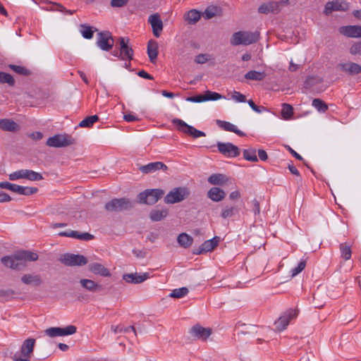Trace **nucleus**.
Returning a JSON list of instances; mask_svg holds the SVG:
<instances>
[{"instance_id":"f257e3e1","label":"nucleus","mask_w":361,"mask_h":361,"mask_svg":"<svg viewBox=\"0 0 361 361\" xmlns=\"http://www.w3.org/2000/svg\"><path fill=\"white\" fill-rule=\"evenodd\" d=\"M259 39V32L238 31L233 34L231 38V44L233 46L240 44L249 45L255 43Z\"/></svg>"},{"instance_id":"f03ea898","label":"nucleus","mask_w":361,"mask_h":361,"mask_svg":"<svg viewBox=\"0 0 361 361\" xmlns=\"http://www.w3.org/2000/svg\"><path fill=\"white\" fill-rule=\"evenodd\" d=\"M133 206L134 203L127 198H114L106 202L104 208L109 212H121L130 209Z\"/></svg>"},{"instance_id":"7ed1b4c3","label":"nucleus","mask_w":361,"mask_h":361,"mask_svg":"<svg viewBox=\"0 0 361 361\" xmlns=\"http://www.w3.org/2000/svg\"><path fill=\"white\" fill-rule=\"evenodd\" d=\"M75 143V140L67 134H57L50 137L46 145L51 147H65Z\"/></svg>"},{"instance_id":"20e7f679","label":"nucleus","mask_w":361,"mask_h":361,"mask_svg":"<svg viewBox=\"0 0 361 361\" xmlns=\"http://www.w3.org/2000/svg\"><path fill=\"white\" fill-rule=\"evenodd\" d=\"M190 195L189 190L185 187H178L172 189L164 197L166 204L178 203Z\"/></svg>"},{"instance_id":"39448f33","label":"nucleus","mask_w":361,"mask_h":361,"mask_svg":"<svg viewBox=\"0 0 361 361\" xmlns=\"http://www.w3.org/2000/svg\"><path fill=\"white\" fill-rule=\"evenodd\" d=\"M164 194L161 189H147L138 195L139 202L146 204H155Z\"/></svg>"},{"instance_id":"423d86ee","label":"nucleus","mask_w":361,"mask_h":361,"mask_svg":"<svg viewBox=\"0 0 361 361\" xmlns=\"http://www.w3.org/2000/svg\"><path fill=\"white\" fill-rule=\"evenodd\" d=\"M298 314V309H288L275 322V329L278 331L284 330L292 319H295Z\"/></svg>"},{"instance_id":"0eeeda50","label":"nucleus","mask_w":361,"mask_h":361,"mask_svg":"<svg viewBox=\"0 0 361 361\" xmlns=\"http://www.w3.org/2000/svg\"><path fill=\"white\" fill-rule=\"evenodd\" d=\"M59 261L68 267H81L87 264L88 262L84 255L71 253L62 255L59 258Z\"/></svg>"},{"instance_id":"6e6552de","label":"nucleus","mask_w":361,"mask_h":361,"mask_svg":"<svg viewBox=\"0 0 361 361\" xmlns=\"http://www.w3.org/2000/svg\"><path fill=\"white\" fill-rule=\"evenodd\" d=\"M172 123L176 126L179 131L185 133L193 138L206 136V134L204 132L195 128L193 126H189L181 119L174 118L172 120Z\"/></svg>"},{"instance_id":"1a4fd4ad","label":"nucleus","mask_w":361,"mask_h":361,"mask_svg":"<svg viewBox=\"0 0 361 361\" xmlns=\"http://www.w3.org/2000/svg\"><path fill=\"white\" fill-rule=\"evenodd\" d=\"M0 188L26 196L35 194L38 191L35 187L21 186L9 182H0Z\"/></svg>"},{"instance_id":"9d476101","label":"nucleus","mask_w":361,"mask_h":361,"mask_svg":"<svg viewBox=\"0 0 361 361\" xmlns=\"http://www.w3.org/2000/svg\"><path fill=\"white\" fill-rule=\"evenodd\" d=\"M96 44L102 50L109 51L114 47V39L110 32L101 31L97 33Z\"/></svg>"},{"instance_id":"9b49d317","label":"nucleus","mask_w":361,"mask_h":361,"mask_svg":"<svg viewBox=\"0 0 361 361\" xmlns=\"http://www.w3.org/2000/svg\"><path fill=\"white\" fill-rule=\"evenodd\" d=\"M24 178L31 181H37L43 179L41 173L29 169H21L9 174L11 180Z\"/></svg>"},{"instance_id":"f8f14e48","label":"nucleus","mask_w":361,"mask_h":361,"mask_svg":"<svg viewBox=\"0 0 361 361\" xmlns=\"http://www.w3.org/2000/svg\"><path fill=\"white\" fill-rule=\"evenodd\" d=\"M118 42L120 45L119 58L121 60H132L133 56V50L132 47L129 46V38L121 37L118 38Z\"/></svg>"},{"instance_id":"ddd939ff","label":"nucleus","mask_w":361,"mask_h":361,"mask_svg":"<svg viewBox=\"0 0 361 361\" xmlns=\"http://www.w3.org/2000/svg\"><path fill=\"white\" fill-rule=\"evenodd\" d=\"M77 331L75 326L69 325L65 328L51 327L45 330V334L49 337L63 336L74 334Z\"/></svg>"},{"instance_id":"4468645a","label":"nucleus","mask_w":361,"mask_h":361,"mask_svg":"<svg viewBox=\"0 0 361 361\" xmlns=\"http://www.w3.org/2000/svg\"><path fill=\"white\" fill-rule=\"evenodd\" d=\"M1 263L6 267L15 270H21L26 267V264L20 262L17 257V252L11 256H5L1 259Z\"/></svg>"},{"instance_id":"2eb2a0df","label":"nucleus","mask_w":361,"mask_h":361,"mask_svg":"<svg viewBox=\"0 0 361 361\" xmlns=\"http://www.w3.org/2000/svg\"><path fill=\"white\" fill-rule=\"evenodd\" d=\"M217 147L220 153L228 157H236L240 155V149L231 142H218Z\"/></svg>"},{"instance_id":"dca6fc26","label":"nucleus","mask_w":361,"mask_h":361,"mask_svg":"<svg viewBox=\"0 0 361 361\" xmlns=\"http://www.w3.org/2000/svg\"><path fill=\"white\" fill-rule=\"evenodd\" d=\"M210 328H204L200 324L194 325L190 330V334L196 339L206 341L212 334Z\"/></svg>"},{"instance_id":"f3484780","label":"nucleus","mask_w":361,"mask_h":361,"mask_svg":"<svg viewBox=\"0 0 361 361\" xmlns=\"http://www.w3.org/2000/svg\"><path fill=\"white\" fill-rule=\"evenodd\" d=\"M219 237L215 236L211 240L204 241L198 248L193 249V255H202L207 252H211L218 245Z\"/></svg>"},{"instance_id":"a211bd4d","label":"nucleus","mask_w":361,"mask_h":361,"mask_svg":"<svg viewBox=\"0 0 361 361\" xmlns=\"http://www.w3.org/2000/svg\"><path fill=\"white\" fill-rule=\"evenodd\" d=\"M348 4L345 1L336 0L326 3L324 13L326 15H329L333 11H345L348 9Z\"/></svg>"},{"instance_id":"6ab92c4d","label":"nucleus","mask_w":361,"mask_h":361,"mask_svg":"<svg viewBox=\"0 0 361 361\" xmlns=\"http://www.w3.org/2000/svg\"><path fill=\"white\" fill-rule=\"evenodd\" d=\"M339 32L348 37L360 38L361 25H346L339 28Z\"/></svg>"},{"instance_id":"aec40b11","label":"nucleus","mask_w":361,"mask_h":361,"mask_svg":"<svg viewBox=\"0 0 361 361\" xmlns=\"http://www.w3.org/2000/svg\"><path fill=\"white\" fill-rule=\"evenodd\" d=\"M148 22L150 23L154 35L159 37L163 30V22L158 13L149 16Z\"/></svg>"},{"instance_id":"412c9836","label":"nucleus","mask_w":361,"mask_h":361,"mask_svg":"<svg viewBox=\"0 0 361 361\" xmlns=\"http://www.w3.org/2000/svg\"><path fill=\"white\" fill-rule=\"evenodd\" d=\"M88 270L95 275L103 277H109L111 276L110 271L102 264L98 262L89 264Z\"/></svg>"},{"instance_id":"4be33fe9","label":"nucleus","mask_w":361,"mask_h":361,"mask_svg":"<svg viewBox=\"0 0 361 361\" xmlns=\"http://www.w3.org/2000/svg\"><path fill=\"white\" fill-rule=\"evenodd\" d=\"M149 278V273H143L142 274H125L123 275V279L127 283L138 284Z\"/></svg>"},{"instance_id":"5701e85b","label":"nucleus","mask_w":361,"mask_h":361,"mask_svg":"<svg viewBox=\"0 0 361 361\" xmlns=\"http://www.w3.org/2000/svg\"><path fill=\"white\" fill-rule=\"evenodd\" d=\"M35 345V339L30 338L25 340L20 348V355L30 358L33 353Z\"/></svg>"},{"instance_id":"b1692460","label":"nucleus","mask_w":361,"mask_h":361,"mask_svg":"<svg viewBox=\"0 0 361 361\" xmlns=\"http://www.w3.org/2000/svg\"><path fill=\"white\" fill-rule=\"evenodd\" d=\"M338 67L341 71H344L349 75H357L361 73V66L353 62L339 63Z\"/></svg>"},{"instance_id":"393cba45","label":"nucleus","mask_w":361,"mask_h":361,"mask_svg":"<svg viewBox=\"0 0 361 361\" xmlns=\"http://www.w3.org/2000/svg\"><path fill=\"white\" fill-rule=\"evenodd\" d=\"M160 169L163 171H166L168 169V166L163 162L157 161L149 163L147 165L142 166L140 167V170L144 173H149L150 172L156 171Z\"/></svg>"},{"instance_id":"a878e982","label":"nucleus","mask_w":361,"mask_h":361,"mask_svg":"<svg viewBox=\"0 0 361 361\" xmlns=\"http://www.w3.org/2000/svg\"><path fill=\"white\" fill-rule=\"evenodd\" d=\"M79 283L84 289L90 292L94 293L102 290V286L100 284L91 279H82L80 280Z\"/></svg>"},{"instance_id":"bb28decb","label":"nucleus","mask_w":361,"mask_h":361,"mask_svg":"<svg viewBox=\"0 0 361 361\" xmlns=\"http://www.w3.org/2000/svg\"><path fill=\"white\" fill-rule=\"evenodd\" d=\"M61 236L71 237L82 240L88 241L94 238V235L89 233H80L78 231H65L59 233Z\"/></svg>"},{"instance_id":"cd10ccee","label":"nucleus","mask_w":361,"mask_h":361,"mask_svg":"<svg viewBox=\"0 0 361 361\" xmlns=\"http://www.w3.org/2000/svg\"><path fill=\"white\" fill-rule=\"evenodd\" d=\"M17 257L20 262H35L38 259V255L30 250H19L17 252Z\"/></svg>"},{"instance_id":"c85d7f7f","label":"nucleus","mask_w":361,"mask_h":361,"mask_svg":"<svg viewBox=\"0 0 361 361\" xmlns=\"http://www.w3.org/2000/svg\"><path fill=\"white\" fill-rule=\"evenodd\" d=\"M21 281L26 285L39 286L42 283V280L39 274H24L21 277Z\"/></svg>"},{"instance_id":"c756f323","label":"nucleus","mask_w":361,"mask_h":361,"mask_svg":"<svg viewBox=\"0 0 361 361\" xmlns=\"http://www.w3.org/2000/svg\"><path fill=\"white\" fill-rule=\"evenodd\" d=\"M158 43L151 39L147 43V54L151 63H154L157 58L159 53Z\"/></svg>"},{"instance_id":"7c9ffc66","label":"nucleus","mask_w":361,"mask_h":361,"mask_svg":"<svg viewBox=\"0 0 361 361\" xmlns=\"http://www.w3.org/2000/svg\"><path fill=\"white\" fill-rule=\"evenodd\" d=\"M207 196L214 202H220L225 198L226 192L219 188L214 187L208 191Z\"/></svg>"},{"instance_id":"2f4dec72","label":"nucleus","mask_w":361,"mask_h":361,"mask_svg":"<svg viewBox=\"0 0 361 361\" xmlns=\"http://www.w3.org/2000/svg\"><path fill=\"white\" fill-rule=\"evenodd\" d=\"M239 209L237 206L234 205H223L221 207L220 216L226 219L231 218L238 213Z\"/></svg>"},{"instance_id":"473e14b6","label":"nucleus","mask_w":361,"mask_h":361,"mask_svg":"<svg viewBox=\"0 0 361 361\" xmlns=\"http://www.w3.org/2000/svg\"><path fill=\"white\" fill-rule=\"evenodd\" d=\"M0 129L9 132H16L20 129V127L13 121L7 118H3L0 119Z\"/></svg>"},{"instance_id":"72a5a7b5","label":"nucleus","mask_w":361,"mask_h":361,"mask_svg":"<svg viewBox=\"0 0 361 361\" xmlns=\"http://www.w3.org/2000/svg\"><path fill=\"white\" fill-rule=\"evenodd\" d=\"M279 3L276 1H270L267 4H262L258 11L260 13L267 14L269 13H274L279 11Z\"/></svg>"},{"instance_id":"f704fd0d","label":"nucleus","mask_w":361,"mask_h":361,"mask_svg":"<svg viewBox=\"0 0 361 361\" xmlns=\"http://www.w3.org/2000/svg\"><path fill=\"white\" fill-rule=\"evenodd\" d=\"M217 124L220 128H223L224 130H225L226 131L235 133V134H237L239 136H245V134L243 131L238 130L235 125L232 124L230 122L218 120Z\"/></svg>"},{"instance_id":"c9c22d12","label":"nucleus","mask_w":361,"mask_h":361,"mask_svg":"<svg viewBox=\"0 0 361 361\" xmlns=\"http://www.w3.org/2000/svg\"><path fill=\"white\" fill-rule=\"evenodd\" d=\"M168 209H152L149 214V218L152 221H159L167 216Z\"/></svg>"},{"instance_id":"e433bc0d","label":"nucleus","mask_w":361,"mask_h":361,"mask_svg":"<svg viewBox=\"0 0 361 361\" xmlns=\"http://www.w3.org/2000/svg\"><path fill=\"white\" fill-rule=\"evenodd\" d=\"M228 180V178L224 174L214 173L211 175L208 178V182L213 185H222Z\"/></svg>"},{"instance_id":"4c0bfd02","label":"nucleus","mask_w":361,"mask_h":361,"mask_svg":"<svg viewBox=\"0 0 361 361\" xmlns=\"http://www.w3.org/2000/svg\"><path fill=\"white\" fill-rule=\"evenodd\" d=\"M177 241L181 247L188 248L192 245L193 243V238L188 234L182 233L178 236Z\"/></svg>"},{"instance_id":"58836bf2","label":"nucleus","mask_w":361,"mask_h":361,"mask_svg":"<svg viewBox=\"0 0 361 361\" xmlns=\"http://www.w3.org/2000/svg\"><path fill=\"white\" fill-rule=\"evenodd\" d=\"M267 76L264 72H259L257 71H250L245 75V78L250 80L262 81Z\"/></svg>"},{"instance_id":"ea45409f","label":"nucleus","mask_w":361,"mask_h":361,"mask_svg":"<svg viewBox=\"0 0 361 361\" xmlns=\"http://www.w3.org/2000/svg\"><path fill=\"white\" fill-rule=\"evenodd\" d=\"M80 30L82 37L87 39H92L93 37L94 32L98 31L97 28L91 27L86 24H81L80 25Z\"/></svg>"},{"instance_id":"a19ab883","label":"nucleus","mask_w":361,"mask_h":361,"mask_svg":"<svg viewBox=\"0 0 361 361\" xmlns=\"http://www.w3.org/2000/svg\"><path fill=\"white\" fill-rule=\"evenodd\" d=\"M201 17V14L197 10L192 9L189 11L185 16V20L189 24H195Z\"/></svg>"},{"instance_id":"79ce46f5","label":"nucleus","mask_w":361,"mask_h":361,"mask_svg":"<svg viewBox=\"0 0 361 361\" xmlns=\"http://www.w3.org/2000/svg\"><path fill=\"white\" fill-rule=\"evenodd\" d=\"M243 158L249 161L257 162L258 161V158L256 155V149L255 148L250 147L248 149H245L243 152Z\"/></svg>"},{"instance_id":"37998d69","label":"nucleus","mask_w":361,"mask_h":361,"mask_svg":"<svg viewBox=\"0 0 361 361\" xmlns=\"http://www.w3.org/2000/svg\"><path fill=\"white\" fill-rule=\"evenodd\" d=\"M341 256L345 260H348L351 257L352 251L351 247L347 243H341L340 245Z\"/></svg>"},{"instance_id":"c03bdc74","label":"nucleus","mask_w":361,"mask_h":361,"mask_svg":"<svg viewBox=\"0 0 361 361\" xmlns=\"http://www.w3.org/2000/svg\"><path fill=\"white\" fill-rule=\"evenodd\" d=\"M98 120L99 117L97 115L87 116L79 123V126L82 128H90Z\"/></svg>"},{"instance_id":"a18cd8bd","label":"nucleus","mask_w":361,"mask_h":361,"mask_svg":"<svg viewBox=\"0 0 361 361\" xmlns=\"http://www.w3.org/2000/svg\"><path fill=\"white\" fill-rule=\"evenodd\" d=\"M293 114V108L290 104L283 103L282 104L281 116L284 119H289Z\"/></svg>"},{"instance_id":"49530a36","label":"nucleus","mask_w":361,"mask_h":361,"mask_svg":"<svg viewBox=\"0 0 361 361\" xmlns=\"http://www.w3.org/2000/svg\"><path fill=\"white\" fill-rule=\"evenodd\" d=\"M0 83H7L9 86H14L15 80L9 73L0 72Z\"/></svg>"},{"instance_id":"de8ad7c7","label":"nucleus","mask_w":361,"mask_h":361,"mask_svg":"<svg viewBox=\"0 0 361 361\" xmlns=\"http://www.w3.org/2000/svg\"><path fill=\"white\" fill-rule=\"evenodd\" d=\"M312 106L320 112H325L328 110L327 104L320 99H314Z\"/></svg>"},{"instance_id":"09e8293b","label":"nucleus","mask_w":361,"mask_h":361,"mask_svg":"<svg viewBox=\"0 0 361 361\" xmlns=\"http://www.w3.org/2000/svg\"><path fill=\"white\" fill-rule=\"evenodd\" d=\"M188 293V289L185 287L176 288L170 293V297L174 298H181Z\"/></svg>"},{"instance_id":"8fccbe9b","label":"nucleus","mask_w":361,"mask_h":361,"mask_svg":"<svg viewBox=\"0 0 361 361\" xmlns=\"http://www.w3.org/2000/svg\"><path fill=\"white\" fill-rule=\"evenodd\" d=\"M9 68L13 71L15 73L21 75H30V71L27 70L26 68L17 65H9Z\"/></svg>"},{"instance_id":"3c124183","label":"nucleus","mask_w":361,"mask_h":361,"mask_svg":"<svg viewBox=\"0 0 361 361\" xmlns=\"http://www.w3.org/2000/svg\"><path fill=\"white\" fill-rule=\"evenodd\" d=\"M204 97L205 99V102L209 101V100L216 101V100L223 98V96L221 94H220L217 92H214L209 91V90H207L204 92Z\"/></svg>"},{"instance_id":"603ef678","label":"nucleus","mask_w":361,"mask_h":361,"mask_svg":"<svg viewBox=\"0 0 361 361\" xmlns=\"http://www.w3.org/2000/svg\"><path fill=\"white\" fill-rule=\"evenodd\" d=\"M349 52L352 55H361V41L353 43L349 49Z\"/></svg>"},{"instance_id":"864d4df0","label":"nucleus","mask_w":361,"mask_h":361,"mask_svg":"<svg viewBox=\"0 0 361 361\" xmlns=\"http://www.w3.org/2000/svg\"><path fill=\"white\" fill-rule=\"evenodd\" d=\"M306 267V261L302 260L298 265L291 270L292 276H295L305 269Z\"/></svg>"},{"instance_id":"5fc2aeb1","label":"nucleus","mask_w":361,"mask_h":361,"mask_svg":"<svg viewBox=\"0 0 361 361\" xmlns=\"http://www.w3.org/2000/svg\"><path fill=\"white\" fill-rule=\"evenodd\" d=\"M231 98L238 102H245L246 97L244 94H241L239 92L234 91Z\"/></svg>"},{"instance_id":"6e6d98bb","label":"nucleus","mask_w":361,"mask_h":361,"mask_svg":"<svg viewBox=\"0 0 361 361\" xmlns=\"http://www.w3.org/2000/svg\"><path fill=\"white\" fill-rule=\"evenodd\" d=\"M129 0H111V6L114 8L123 7L127 4Z\"/></svg>"},{"instance_id":"4d7b16f0","label":"nucleus","mask_w":361,"mask_h":361,"mask_svg":"<svg viewBox=\"0 0 361 361\" xmlns=\"http://www.w3.org/2000/svg\"><path fill=\"white\" fill-rule=\"evenodd\" d=\"M54 6H56L57 8H49V10H51V11H63V12H65L66 13H68V14H73L75 11H71V10H67L66 9L65 7H63L61 4H53Z\"/></svg>"},{"instance_id":"13d9d810","label":"nucleus","mask_w":361,"mask_h":361,"mask_svg":"<svg viewBox=\"0 0 361 361\" xmlns=\"http://www.w3.org/2000/svg\"><path fill=\"white\" fill-rule=\"evenodd\" d=\"M186 100L191 102H195V103H200L205 102V99L204 95H197V96H192V97H188L186 98Z\"/></svg>"},{"instance_id":"bf43d9fd","label":"nucleus","mask_w":361,"mask_h":361,"mask_svg":"<svg viewBox=\"0 0 361 361\" xmlns=\"http://www.w3.org/2000/svg\"><path fill=\"white\" fill-rule=\"evenodd\" d=\"M247 103L251 109L257 113H261L262 109L265 110L264 106H257L252 99L248 100Z\"/></svg>"},{"instance_id":"052dcab7","label":"nucleus","mask_w":361,"mask_h":361,"mask_svg":"<svg viewBox=\"0 0 361 361\" xmlns=\"http://www.w3.org/2000/svg\"><path fill=\"white\" fill-rule=\"evenodd\" d=\"M207 61H208L207 55L203 54H198L195 57V61L199 64H203V63H206Z\"/></svg>"},{"instance_id":"680f3d73","label":"nucleus","mask_w":361,"mask_h":361,"mask_svg":"<svg viewBox=\"0 0 361 361\" xmlns=\"http://www.w3.org/2000/svg\"><path fill=\"white\" fill-rule=\"evenodd\" d=\"M252 204H253L252 210H253L255 214V215L259 214V213H260V207H259V202L256 199H254L252 200Z\"/></svg>"},{"instance_id":"e2e57ef3","label":"nucleus","mask_w":361,"mask_h":361,"mask_svg":"<svg viewBox=\"0 0 361 361\" xmlns=\"http://www.w3.org/2000/svg\"><path fill=\"white\" fill-rule=\"evenodd\" d=\"M11 200V197L4 192H0V202H6Z\"/></svg>"},{"instance_id":"0e129e2a","label":"nucleus","mask_w":361,"mask_h":361,"mask_svg":"<svg viewBox=\"0 0 361 361\" xmlns=\"http://www.w3.org/2000/svg\"><path fill=\"white\" fill-rule=\"evenodd\" d=\"M13 294V291L11 290H1L0 298H8Z\"/></svg>"},{"instance_id":"69168bd1","label":"nucleus","mask_w":361,"mask_h":361,"mask_svg":"<svg viewBox=\"0 0 361 361\" xmlns=\"http://www.w3.org/2000/svg\"><path fill=\"white\" fill-rule=\"evenodd\" d=\"M123 118L127 122H133L139 120L136 116L131 114H125Z\"/></svg>"},{"instance_id":"338daca9","label":"nucleus","mask_w":361,"mask_h":361,"mask_svg":"<svg viewBox=\"0 0 361 361\" xmlns=\"http://www.w3.org/2000/svg\"><path fill=\"white\" fill-rule=\"evenodd\" d=\"M111 329L112 330V331L114 333V334H118V333H121V332H124V327L121 326V325H118V326H114L112 325L111 326Z\"/></svg>"},{"instance_id":"774afa93","label":"nucleus","mask_w":361,"mask_h":361,"mask_svg":"<svg viewBox=\"0 0 361 361\" xmlns=\"http://www.w3.org/2000/svg\"><path fill=\"white\" fill-rule=\"evenodd\" d=\"M258 156L262 161H267L268 159V155L264 149L258 150Z\"/></svg>"}]
</instances>
